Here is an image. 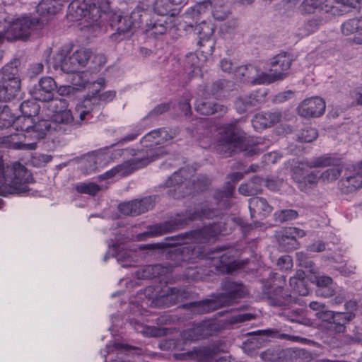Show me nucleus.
I'll list each match as a JSON object with an SVG mask.
<instances>
[{"mask_svg": "<svg viewBox=\"0 0 362 362\" xmlns=\"http://www.w3.org/2000/svg\"><path fill=\"white\" fill-rule=\"evenodd\" d=\"M219 210L213 207L208 201L198 204L193 209H187L180 214H177L170 219L149 226L145 233L150 237L162 235L183 228L189 222L197 219H212L218 216Z\"/></svg>", "mask_w": 362, "mask_h": 362, "instance_id": "1", "label": "nucleus"}, {"mask_svg": "<svg viewBox=\"0 0 362 362\" xmlns=\"http://www.w3.org/2000/svg\"><path fill=\"white\" fill-rule=\"evenodd\" d=\"M238 120L224 124L217 140L216 151L223 158L230 157L238 151L259 150L261 138L247 136L237 126Z\"/></svg>", "mask_w": 362, "mask_h": 362, "instance_id": "2", "label": "nucleus"}, {"mask_svg": "<svg viewBox=\"0 0 362 362\" xmlns=\"http://www.w3.org/2000/svg\"><path fill=\"white\" fill-rule=\"evenodd\" d=\"M221 288L223 293H214L210 299L185 303L182 308L191 310L194 314H204L231 305L235 300L247 295L245 286L239 281L226 279L221 283Z\"/></svg>", "mask_w": 362, "mask_h": 362, "instance_id": "3", "label": "nucleus"}, {"mask_svg": "<svg viewBox=\"0 0 362 362\" xmlns=\"http://www.w3.org/2000/svg\"><path fill=\"white\" fill-rule=\"evenodd\" d=\"M262 290V299L272 306L280 308L279 316L293 322L307 324L308 319L305 317V311L291 308V304L295 302V298L287 293L283 286H276L271 279H267L263 281Z\"/></svg>", "mask_w": 362, "mask_h": 362, "instance_id": "4", "label": "nucleus"}, {"mask_svg": "<svg viewBox=\"0 0 362 362\" xmlns=\"http://www.w3.org/2000/svg\"><path fill=\"white\" fill-rule=\"evenodd\" d=\"M158 243L153 245H145L141 248H163V255L165 259L170 262L172 267H185L188 264L196 262V259L202 258L204 256V247L202 246H195L191 245H178L177 242Z\"/></svg>", "mask_w": 362, "mask_h": 362, "instance_id": "5", "label": "nucleus"}, {"mask_svg": "<svg viewBox=\"0 0 362 362\" xmlns=\"http://www.w3.org/2000/svg\"><path fill=\"white\" fill-rule=\"evenodd\" d=\"M32 174L19 162L12 165H4L0 156V185H8L10 194H25L30 189L28 183L33 182Z\"/></svg>", "mask_w": 362, "mask_h": 362, "instance_id": "6", "label": "nucleus"}, {"mask_svg": "<svg viewBox=\"0 0 362 362\" xmlns=\"http://www.w3.org/2000/svg\"><path fill=\"white\" fill-rule=\"evenodd\" d=\"M21 84L17 65L13 62L6 64L0 70V101L9 102L18 98Z\"/></svg>", "mask_w": 362, "mask_h": 362, "instance_id": "7", "label": "nucleus"}, {"mask_svg": "<svg viewBox=\"0 0 362 362\" xmlns=\"http://www.w3.org/2000/svg\"><path fill=\"white\" fill-rule=\"evenodd\" d=\"M292 61L291 56L286 52L276 55L270 62V73H262L257 78L253 79L252 83L264 84L284 79L288 75Z\"/></svg>", "mask_w": 362, "mask_h": 362, "instance_id": "8", "label": "nucleus"}, {"mask_svg": "<svg viewBox=\"0 0 362 362\" xmlns=\"http://www.w3.org/2000/svg\"><path fill=\"white\" fill-rule=\"evenodd\" d=\"M340 160L329 155H322L311 159L304 158L296 163L291 170L292 179L298 185L308 174V168H325L327 166H337Z\"/></svg>", "mask_w": 362, "mask_h": 362, "instance_id": "9", "label": "nucleus"}, {"mask_svg": "<svg viewBox=\"0 0 362 362\" xmlns=\"http://www.w3.org/2000/svg\"><path fill=\"white\" fill-rule=\"evenodd\" d=\"M233 253V250L223 247H216L208 252L209 258L211 260V265L214 267L215 272L229 274L239 268Z\"/></svg>", "mask_w": 362, "mask_h": 362, "instance_id": "10", "label": "nucleus"}, {"mask_svg": "<svg viewBox=\"0 0 362 362\" xmlns=\"http://www.w3.org/2000/svg\"><path fill=\"white\" fill-rule=\"evenodd\" d=\"M39 24L37 18L23 17L17 18L11 23L6 30L8 41L25 40Z\"/></svg>", "mask_w": 362, "mask_h": 362, "instance_id": "11", "label": "nucleus"}, {"mask_svg": "<svg viewBox=\"0 0 362 362\" xmlns=\"http://www.w3.org/2000/svg\"><path fill=\"white\" fill-rule=\"evenodd\" d=\"M132 16H123L113 13L109 18V25L113 33L110 37L115 41H122L129 37L134 33L135 23L131 20Z\"/></svg>", "mask_w": 362, "mask_h": 362, "instance_id": "12", "label": "nucleus"}, {"mask_svg": "<svg viewBox=\"0 0 362 362\" xmlns=\"http://www.w3.org/2000/svg\"><path fill=\"white\" fill-rule=\"evenodd\" d=\"M219 353L217 346H208L199 348L193 351H187L181 354H174L173 357L176 360H185L187 358L196 359L198 362H228L225 357L216 359Z\"/></svg>", "mask_w": 362, "mask_h": 362, "instance_id": "13", "label": "nucleus"}, {"mask_svg": "<svg viewBox=\"0 0 362 362\" xmlns=\"http://www.w3.org/2000/svg\"><path fill=\"white\" fill-rule=\"evenodd\" d=\"M211 329H209V325L202 324L192 328L185 330L182 334L181 339L169 340L170 346L177 350H184L182 347L187 341H195L204 339L211 335Z\"/></svg>", "mask_w": 362, "mask_h": 362, "instance_id": "14", "label": "nucleus"}, {"mask_svg": "<svg viewBox=\"0 0 362 362\" xmlns=\"http://www.w3.org/2000/svg\"><path fill=\"white\" fill-rule=\"evenodd\" d=\"M186 170L181 168L175 172L164 183V187L170 188L168 194L175 199H180L188 193L185 181L187 180Z\"/></svg>", "mask_w": 362, "mask_h": 362, "instance_id": "15", "label": "nucleus"}, {"mask_svg": "<svg viewBox=\"0 0 362 362\" xmlns=\"http://www.w3.org/2000/svg\"><path fill=\"white\" fill-rule=\"evenodd\" d=\"M305 235L303 230L296 227H289L282 229L277 236L279 247L286 252H290L298 248V238Z\"/></svg>", "mask_w": 362, "mask_h": 362, "instance_id": "16", "label": "nucleus"}, {"mask_svg": "<svg viewBox=\"0 0 362 362\" xmlns=\"http://www.w3.org/2000/svg\"><path fill=\"white\" fill-rule=\"evenodd\" d=\"M153 160L148 156H145L143 151H139L134 157L117 165L115 167L117 175L124 177L133 173L135 170L146 166Z\"/></svg>", "mask_w": 362, "mask_h": 362, "instance_id": "17", "label": "nucleus"}, {"mask_svg": "<svg viewBox=\"0 0 362 362\" xmlns=\"http://www.w3.org/2000/svg\"><path fill=\"white\" fill-rule=\"evenodd\" d=\"M267 92L264 89L253 90L250 93L240 95L234 102L238 112L243 113L252 107L259 106L265 100Z\"/></svg>", "mask_w": 362, "mask_h": 362, "instance_id": "18", "label": "nucleus"}, {"mask_svg": "<svg viewBox=\"0 0 362 362\" xmlns=\"http://www.w3.org/2000/svg\"><path fill=\"white\" fill-rule=\"evenodd\" d=\"M325 102L322 98L312 97L303 100L297 107L299 115L305 118L318 117L325 111Z\"/></svg>", "mask_w": 362, "mask_h": 362, "instance_id": "19", "label": "nucleus"}, {"mask_svg": "<svg viewBox=\"0 0 362 362\" xmlns=\"http://www.w3.org/2000/svg\"><path fill=\"white\" fill-rule=\"evenodd\" d=\"M57 84L54 79L49 76L41 78L38 84L35 85L31 91L33 99L40 102L50 101L53 99Z\"/></svg>", "mask_w": 362, "mask_h": 362, "instance_id": "20", "label": "nucleus"}, {"mask_svg": "<svg viewBox=\"0 0 362 362\" xmlns=\"http://www.w3.org/2000/svg\"><path fill=\"white\" fill-rule=\"evenodd\" d=\"M153 206L154 202L151 197H146L141 199L121 203L118 209L124 215L136 216L153 209Z\"/></svg>", "mask_w": 362, "mask_h": 362, "instance_id": "21", "label": "nucleus"}, {"mask_svg": "<svg viewBox=\"0 0 362 362\" xmlns=\"http://www.w3.org/2000/svg\"><path fill=\"white\" fill-rule=\"evenodd\" d=\"M338 185L344 194L354 192L362 187V173H358L353 166L346 168L344 177L339 181Z\"/></svg>", "mask_w": 362, "mask_h": 362, "instance_id": "22", "label": "nucleus"}, {"mask_svg": "<svg viewBox=\"0 0 362 362\" xmlns=\"http://www.w3.org/2000/svg\"><path fill=\"white\" fill-rule=\"evenodd\" d=\"M194 109L197 112L202 115H211L218 114L219 116H223L228 112L227 106L214 101H210L206 99L201 98L196 100Z\"/></svg>", "mask_w": 362, "mask_h": 362, "instance_id": "23", "label": "nucleus"}, {"mask_svg": "<svg viewBox=\"0 0 362 362\" xmlns=\"http://www.w3.org/2000/svg\"><path fill=\"white\" fill-rule=\"evenodd\" d=\"M71 47L69 45L63 46L54 55V68H59L63 72L66 74L77 73L70 57Z\"/></svg>", "mask_w": 362, "mask_h": 362, "instance_id": "24", "label": "nucleus"}, {"mask_svg": "<svg viewBox=\"0 0 362 362\" xmlns=\"http://www.w3.org/2000/svg\"><path fill=\"white\" fill-rule=\"evenodd\" d=\"M303 14L329 13L332 11V1L325 0H303L299 6Z\"/></svg>", "mask_w": 362, "mask_h": 362, "instance_id": "25", "label": "nucleus"}, {"mask_svg": "<svg viewBox=\"0 0 362 362\" xmlns=\"http://www.w3.org/2000/svg\"><path fill=\"white\" fill-rule=\"evenodd\" d=\"M249 209L252 218L264 219L272 211L273 207L263 197H253L249 199Z\"/></svg>", "mask_w": 362, "mask_h": 362, "instance_id": "26", "label": "nucleus"}, {"mask_svg": "<svg viewBox=\"0 0 362 362\" xmlns=\"http://www.w3.org/2000/svg\"><path fill=\"white\" fill-rule=\"evenodd\" d=\"M282 117V114L278 110L263 111L255 115L252 123L255 128L266 129L279 123Z\"/></svg>", "mask_w": 362, "mask_h": 362, "instance_id": "27", "label": "nucleus"}, {"mask_svg": "<svg viewBox=\"0 0 362 362\" xmlns=\"http://www.w3.org/2000/svg\"><path fill=\"white\" fill-rule=\"evenodd\" d=\"M88 2L86 18L92 23L97 22L105 13L109 8V3L107 0L97 1L96 2Z\"/></svg>", "mask_w": 362, "mask_h": 362, "instance_id": "28", "label": "nucleus"}, {"mask_svg": "<svg viewBox=\"0 0 362 362\" xmlns=\"http://www.w3.org/2000/svg\"><path fill=\"white\" fill-rule=\"evenodd\" d=\"M185 239H189L198 243H204L209 241L204 227L197 230H193L174 236L165 238L166 240H184Z\"/></svg>", "mask_w": 362, "mask_h": 362, "instance_id": "29", "label": "nucleus"}, {"mask_svg": "<svg viewBox=\"0 0 362 362\" xmlns=\"http://www.w3.org/2000/svg\"><path fill=\"white\" fill-rule=\"evenodd\" d=\"M235 190V186L229 182L223 187V189H217L215 190L213 198L216 202V205L223 206L224 209L230 206L229 199L233 197Z\"/></svg>", "mask_w": 362, "mask_h": 362, "instance_id": "30", "label": "nucleus"}, {"mask_svg": "<svg viewBox=\"0 0 362 362\" xmlns=\"http://www.w3.org/2000/svg\"><path fill=\"white\" fill-rule=\"evenodd\" d=\"M88 98H86L81 104H78L76 107L74 114L75 120L80 122V127L81 126L82 121H83L86 117L91 115V112L93 109L90 110L89 106L93 104L95 105V101L97 100L96 97L94 95H89Z\"/></svg>", "mask_w": 362, "mask_h": 362, "instance_id": "31", "label": "nucleus"}, {"mask_svg": "<svg viewBox=\"0 0 362 362\" xmlns=\"http://www.w3.org/2000/svg\"><path fill=\"white\" fill-rule=\"evenodd\" d=\"M356 317L355 313L351 312L334 313L332 324L334 330L337 333H343L346 330V325Z\"/></svg>", "mask_w": 362, "mask_h": 362, "instance_id": "32", "label": "nucleus"}, {"mask_svg": "<svg viewBox=\"0 0 362 362\" xmlns=\"http://www.w3.org/2000/svg\"><path fill=\"white\" fill-rule=\"evenodd\" d=\"M88 2L86 0H74L68 6V14L75 21L86 18Z\"/></svg>", "mask_w": 362, "mask_h": 362, "instance_id": "33", "label": "nucleus"}, {"mask_svg": "<svg viewBox=\"0 0 362 362\" xmlns=\"http://www.w3.org/2000/svg\"><path fill=\"white\" fill-rule=\"evenodd\" d=\"M62 0H42L36 7L37 12L40 16L54 15L62 9Z\"/></svg>", "mask_w": 362, "mask_h": 362, "instance_id": "34", "label": "nucleus"}, {"mask_svg": "<svg viewBox=\"0 0 362 362\" xmlns=\"http://www.w3.org/2000/svg\"><path fill=\"white\" fill-rule=\"evenodd\" d=\"M51 125L52 122L47 119L33 122L30 135L37 140L44 139L47 134L51 132Z\"/></svg>", "mask_w": 362, "mask_h": 362, "instance_id": "35", "label": "nucleus"}, {"mask_svg": "<svg viewBox=\"0 0 362 362\" xmlns=\"http://www.w3.org/2000/svg\"><path fill=\"white\" fill-rule=\"evenodd\" d=\"M289 352L279 348H270L262 351L259 356L264 361L283 362Z\"/></svg>", "mask_w": 362, "mask_h": 362, "instance_id": "36", "label": "nucleus"}, {"mask_svg": "<svg viewBox=\"0 0 362 362\" xmlns=\"http://www.w3.org/2000/svg\"><path fill=\"white\" fill-rule=\"evenodd\" d=\"M27 135L24 133L11 134L6 137V140L11 143V146L14 149L34 150L37 146L35 142L26 144L24 142Z\"/></svg>", "mask_w": 362, "mask_h": 362, "instance_id": "37", "label": "nucleus"}, {"mask_svg": "<svg viewBox=\"0 0 362 362\" xmlns=\"http://www.w3.org/2000/svg\"><path fill=\"white\" fill-rule=\"evenodd\" d=\"M195 30L199 37L197 44L202 46L204 42L210 40L214 33L215 27L211 23L202 21L196 26Z\"/></svg>", "mask_w": 362, "mask_h": 362, "instance_id": "38", "label": "nucleus"}, {"mask_svg": "<svg viewBox=\"0 0 362 362\" xmlns=\"http://www.w3.org/2000/svg\"><path fill=\"white\" fill-rule=\"evenodd\" d=\"M230 81L225 79H218L214 81L208 88L209 95L216 99H221L225 96V93L229 91Z\"/></svg>", "mask_w": 362, "mask_h": 362, "instance_id": "39", "label": "nucleus"}, {"mask_svg": "<svg viewBox=\"0 0 362 362\" xmlns=\"http://www.w3.org/2000/svg\"><path fill=\"white\" fill-rule=\"evenodd\" d=\"M189 296V293L185 288L175 287L168 288L166 295L164 296L165 301L170 305L177 304Z\"/></svg>", "mask_w": 362, "mask_h": 362, "instance_id": "40", "label": "nucleus"}, {"mask_svg": "<svg viewBox=\"0 0 362 362\" xmlns=\"http://www.w3.org/2000/svg\"><path fill=\"white\" fill-rule=\"evenodd\" d=\"M52 119L54 123L65 124L75 127H80V122L75 120L74 114L67 108L57 114H53Z\"/></svg>", "mask_w": 362, "mask_h": 362, "instance_id": "41", "label": "nucleus"}, {"mask_svg": "<svg viewBox=\"0 0 362 362\" xmlns=\"http://www.w3.org/2000/svg\"><path fill=\"white\" fill-rule=\"evenodd\" d=\"M153 8L154 12L160 16H175L177 14V10L173 8L169 0H156Z\"/></svg>", "mask_w": 362, "mask_h": 362, "instance_id": "42", "label": "nucleus"}, {"mask_svg": "<svg viewBox=\"0 0 362 362\" xmlns=\"http://www.w3.org/2000/svg\"><path fill=\"white\" fill-rule=\"evenodd\" d=\"M325 22V21L322 16L312 18L305 21L302 27L299 28L301 31L300 34L303 35H308L315 32Z\"/></svg>", "mask_w": 362, "mask_h": 362, "instance_id": "43", "label": "nucleus"}, {"mask_svg": "<svg viewBox=\"0 0 362 362\" xmlns=\"http://www.w3.org/2000/svg\"><path fill=\"white\" fill-rule=\"evenodd\" d=\"M15 118L16 116L11 112V108L8 105H4L0 112V129L13 127Z\"/></svg>", "mask_w": 362, "mask_h": 362, "instance_id": "44", "label": "nucleus"}, {"mask_svg": "<svg viewBox=\"0 0 362 362\" xmlns=\"http://www.w3.org/2000/svg\"><path fill=\"white\" fill-rule=\"evenodd\" d=\"M33 119L22 114L21 116H16L13 128L17 131L25 132L30 134Z\"/></svg>", "mask_w": 362, "mask_h": 362, "instance_id": "45", "label": "nucleus"}, {"mask_svg": "<svg viewBox=\"0 0 362 362\" xmlns=\"http://www.w3.org/2000/svg\"><path fill=\"white\" fill-rule=\"evenodd\" d=\"M35 99L23 101L19 106L21 113L24 115L33 117L36 116L40 111V105Z\"/></svg>", "mask_w": 362, "mask_h": 362, "instance_id": "46", "label": "nucleus"}, {"mask_svg": "<svg viewBox=\"0 0 362 362\" xmlns=\"http://www.w3.org/2000/svg\"><path fill=\"white\" fill-rule=\"evenodd\" d=\"M362 25L361 18H351L344 22L341 26V32L345 35H350L354 33H358L361 26Z\"/></svg>", "mask_w": 362, "mask_h": 362, "instance_id": "47", "label": "nucleus"}, {"mask_svg": "<svg viewBox=\"0 0 362 362\" xmlns=\"http://www.w3.org/2000/svg\"><path fill=\"white\" fill-rule=\"evenodd\" d=\"M167 23H163L159 21L150 20L149 23H146V33H150V35L154 37H157L158 35H163L167 30Z\"/></svg>", "mask_w": 362, "mask_h": 362, "instance_id": "48", "label": "nucleus"}, {"mask_svg": "<svg viewBox=\"0 0 362 362\" xmlns=\"http://www.w3.org/2000/svg\"><path fill=\"white\" fill-rule=\"evenodd\" d=\"M75 190L79 194L95 196L101 190V187L94 182H81L75 186Z\"/></svg>", "mask_w": 362, "mask_h": 362, "instance_id": "49", "label": "nucleus"}, {"mask_svg": "<svg viewBox=\"0 0 362 362\" xmlns=\"http://www.w3.org/2000/svg\"><path fill=\"white\" fill-rule=\"evenodd\" d=\"M212 6L213 17L217 21H224L230 13L228 7L223 4H218L216 3H213Z\"/></svg>", "mask_w": 362, "mask_h": 362, "instance_id": "50", "label": "nucleus"}, {"mask_svg": "<svg viewBox=\"0 0 362 362\" xmlns=\"http://www.w3.org/2000/svg\"><path fill=\"white\" fill-rule=\"evenodd\" d=\"M319 177L314 172L308 173L303 177V180L298 185V187L301 191H305L315 187L318 182Z\"/></svg>", "mask_w": 362, "mask_h": 362, "instance_id": "51", "label": "nucleus"}, {"mask_svg": "<svg viewBox=\"0 0 362 362\" xmlns=\"http://www.w3.org/2000/svg\"><path fill=\"white\" fill-rule=\"evenodd\" d=\"M48 103L47 108L51 110L53 114H57L62 110H65V108L68 107L69 103L66 99L54 98L50 101H46Z\"/></svg>", "mask_w": 362, "mask_h": 362, "instance_id": "52", "label": "nucleus"}, {"mask_svg": "<svg viewBox=\"0 0 362 362\" xmlns=\"http://www.w3.org/2000/svg\"><path fill=\"white\" fill-rule=\"evenodd\" d=\"M290 286L293 292L300 296H307L309 293L308 288L305 284V280H298L295 278H290Z\"/></svg>", "mask_w": 362, "mask_h": 362, "instance_id": "53", "label": "nucleus"}, {"mask_svg": "<svg viewBox=\"0 0 362 362\" xmlns=\"http://www.w3.org/2000/svg\"><path fill=\"white\" fill-rule=\"evenodd\" d=\"M318 136L316 129L313 127H306L303 129L298 136V140L300 142L310 143L315 140Z\"/></svg>", "mask_w": 362, "mask_h": 362, "instance_id": "54", "label": "nucleus"}, {"mask_svg": "<svg viewBox=\"0 0 362 362\" xmlns=\"http://www.w3.org/2000/svg\"><path fill=\"white\" fill-rule=\"evenodd\" d=\"M274 216L276 221L284 223L297 218L298 213L293 209H284L276 212Z\"/></svg>", "mask_w": 362, "mask_h": 362, "instance_id": "55", "label": "nucleus"}, {"mask_svg": "<svg viewBox=\"0 0 362 362\" xmlns=\"http://www.w3.org/2000/svg\"><path fill=\"white\" fill-rule=\"evenodd\" d=\"M287 351L289 352L288 356L295 357L298 362H310L313 359L311 353L305 349L287 350Z\"/></svg>", "mask_w": 362, "mask_h": 362, "instance_id": "56", "label": "nucleus"}, {"mask_svg": "<svg viewBox=\"0 0 362 362\" xmlns=\"http://www.w3.org/2000/svg\"><path fill=\"white\" fill-rule=\"evenodd\" d=\"M157 134H159V139L155 141V144H160L173 139V136L169 134L168 131L165 128H159L148 132L145 135V139H149L151 135H157Z\"/></svg>", "mask_w": 362, "mask_h": 362, "instance_id": "57", "label": "nucleus"}, {"mask_svg": "<svg viewBox=\"0 0 362 362\" xmlns=\"http://www.w3.org/2000/svg\"><path fill=\"white\" fill-rule=\"evenodd\" d=\"M72 54L76 58L77 63L83 68L88 63L91 52L86 49H80L74 52Z\"/></svg>", "mask_w": 362, "mask_h": 362, "instance_id": "58", "label": "nucleus"}, {"mask_svg": "<svg viewBox=\"0 0 362 362\" xmlns=\"http://www.w3.org/2000/svg\"><path fill=\"white\" fill-rule=\"evenodd\" d=\"M209 241L221 233V225L219 223H214L204 226Z\"/></svg>", "mask_w": 362, "mask_h": 362, "instance_id": "59", "label": "nucleus"}, {"mask_svg": "<svg viewBox=\"0 0 362 362\" xmlns=\"http://www.w3.org/2000/svg\"><path fill=\"white\" fill-rule=\"evenodd\" d=\"M98 93L99 90H96L95 92H92L90 95L96 97L97 100L95 101V103H97V105H98V100L108 103L112 101L116 96V92L115 90H108L101 94H98Z\"/></svg>", "mask_w": 362, "mask_h": 362, "instance_id": "60", "label": "nucleus"}, {"mask_svg": "<svg viewBox=\"0 0 362 362\" xmlns=\"http://www.w3.org/2000/svg\"><path fill=\"white\" fill-rule=\"evenodd\" d=\"M120 245L118 244H114L112 245V249L114 250L113 256H115L117 261L119 262H125L131 258L130 252L127 250H120Z\"/></svg>", "mask_w": 362, "mask_h": 362, "instance_id": "61", "label": "nucleus"}, {"mask_svg": "<svg viewBox=\"0 0 362 362\" xmlns=\"http://www.w3.org/2000/svg\"><path fill=\"white\" fill-rule=\"evenodd\" d=\"M265 182V179L259 176H253L249 181L250 185V191H254L255 193H261L262 185Z\"/></svg>", "mask_w": 362, "mask_h": 362, "instance_id": "62", "label": "nucleus"}, {"mask_svg": "<svg viewBox=\"0 0 362 362\" xmlns=\"http://www.w3.org/2000/svg\"><path fill=\"white\" fill-rule=\"evenodd\" d=\"M283 180L278 177L265 179L264 186L271 191H278L282 187Z\"/></svg>", "mask_w": 362, "mask_h": 362, "instance_id": "63", "label": "nucleus"}, {"mask_svg": "<svg viewBox=\"0 0 362 362\" xmlns=\"http://www.w3.org/2000/svg\"><path fill=\"white\" fill-rule=\"evenodd\" d=\"M170 110V104L169 103H160L156 106L152 110H151L147 117H158Z\"/></svg>", "mask_w": 362, "mask_h": 362, "instance_id": "64", "label": "nucleus"}]
</instances>
